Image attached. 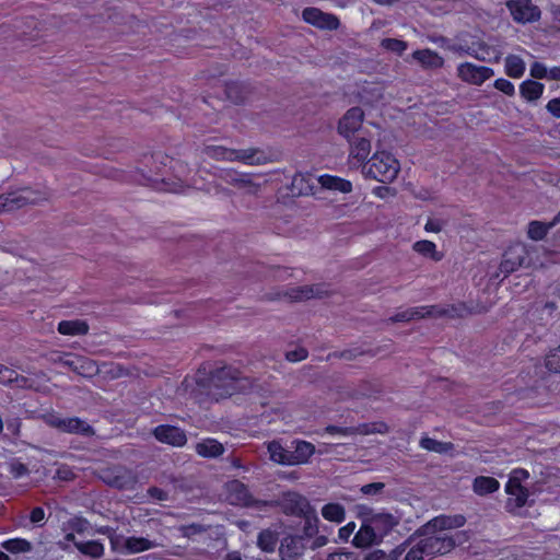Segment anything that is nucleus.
Masks as SVG:
<instances>
[{"instance_id": "9", "label": "nucleus", "mask_w": 560, "mask_h": 560, "mask_svg": "<svg viewBox=\"0 0 560 560\" xmlns=\"http://www.w3.org/2000/svg\"><path fill=\"white\" fill-rule=\"evenodd\" d=\"M101 479L112 487L118 489H132L137 483L136 475L125 467H107L102 469Z\"/></svg>"}, {"instance_id": "36", "label": "nucleus", "mask_w": 560, "mask_h": 560, "mask_svg": "<svg viewBox=\"0 0 560 560\" xmlns=\"http://www.w3.org/2000/svg\"><path fill=\"white\" fill-rule=\"evenodd\" d=\"M524 60L516 55H509L505 58V72L511 78H521L525 72Z\"/></svg>"}, {"instance_id": "41", "label": "nucleus", "mask_w": 560, "mask_h": 560, "mask_svg": "<svg viewBox=\"0 0 560 560\" xmlns=\"http://www.w3.org/2000/svg\"><path fill=\"white\" fill-rule=\"evenodd\" d=\"M420 446L427 451L440 454L446 453L448 450H451L450 443H443L431 438H422L420 441Z\"/></svg>"}, {"instance_id": "49", "label": "nucleus", "mask_w": 560, "mask_h": 560, "mask_svg": "<svg viewBox=\"0 0 560 560\" xmlns=\"http://www.w3.org/2000/svg\"><path fill=\"white\" fill-rule=\"evenodd\" d=\"M445 225V221L438 218H429L424 224V231L428 233H439Z\"/></svg>"}, {"instance_id": "55", "label": "nucleus", "mask_w": 560, "mask_h": 560, "mask_svg": "<svg viewBox=\"0 0 560 560\" xmlns=\"http://www.w3.org/2000/svg\"><path fill=\"white\" fill-rule=\"evenodd\" d=\"M10 472L14 478H21L27 474V468L22 463L13 462L10 464Z\"/></svg>"}, {"instance_id": "15", "label": "nucleus", "mask_w": 560, "mask_h": 560, "mask_svg": "<svg viewBox=\"0 0 560 560\" xmlns=\"http://www.w3.org/2000/svg\"><path fill=\"white\" fill-rule=\"evenodd\" d=\"M364 119V113L360 107H352L339 120L338 131L346 139L350 140L351 137L360 130Z\"/></svg>"}, {"instance_id": "47", "label": "nucleus", "mask_w": 560, "mask_h": 560, "mask_svg": "<svg viewBox=\"0 0 560 560\" xmlns=\"http://www.w3.org/2000/svg\"><path fill=\"white\" fill-rule=\"evenodd\" d=\"M546 368L551 372H560V347L547 355Z\"/></svg>"}, {"instance_id": "7", "label": "nucleus", "mask_w": 560, "mask_h": 560, "mask_svg": "<svg viewBox=\"0 0 560 560\" xmlns=\"http://www.w3.org/2000/svg\"><path fill=\"white\" fill-rule=\"evenodd\" d=\"M49 194L46 190H34L25 187L0 196V212L13 211L26 205H36L47 200Z\"/></svg>"}, {"instance_id": "29", "label": "nucleus", "mask_w": 560, "mask_h": 560, "mask_svg": "<svg viewBox=\"0 0 560 560\" xmlns=\"http://www.w3.org/2000/svg\"><path fill=\"white\" fill-rule=\"evenodd\" d=\"M412 249L418 255L431 259L433 261H440L443 258V254L438 250L436 244L429 240H421L415 242L412 244Z\"/></svg>"}, {"instance_id": "28", "label": "nucleus", "mask_w": 560, "mask_h": 560, "mask_svg": "<svg viewBox=\"0 0 560 560\" xmlns=\"http://www.w3.org/2000/svg\"><path fill=\"white\" fill-rule=\"evenodd\" d=\"M412 58L419 62L423 68L436 69L441 68L444 63L443 58L431 49H419L412 54Z\"/></svg>"}, {"instance_id": "22", "label": "nucleus", "mask_w": 560, "mask_h": 560, "mask_svg": "<svg viewBox=\"0 0 560 560\" xmlns=\"http://www.w3.org/2000/svg\"><path fill=\"white\" fill-rule=\"evenodd\" d=\"M58 361L83 376H91L97 372L95 363L86 358L77 357L68 353L59 355Z\"/></svg>"}, {"instance_id": "64", "label": "nucleus", "mask_w": 560, "mask_h": 560, "mask_svg": "<svg viewBox=\"0 0 560 560\" xmlns=\"http://www.w3.org/2000/svg\"><path fill=\"white\" fill-rule=\"evenodd\" d=\"M88 522L85 520H81V518H78L73 522V528L78 532V533H82L84 532L86 528H88Z\"/></svg>"}, {"instance_id": "5", "label": "nucleus", "mask_w": 560, "mask_h": 560, "mask_svg": "<svg viewBox=\"0 0 560 560\" xmlns=\"http://www.w3.org/2000/svg\"><path fill=\"white\" fill-rule=\"evenodd\" d=\"M205 155L219 161L242 162L248 165H261L267 163V156L258 149H229L222 145H207L203 149Z\"/></svg>"}, {"instance_id": "26", "label": "nucleus", "mask_w": 560, "mask_h": 560, "mask_svg": "<svg viewBox=\"0 0 560 560\" xmlns=\"http://www.w3.org/2000/svg\"><path fill=\"white\" fill-rule=\"evenodd\" d=\"M65 539L67 541H73L77 549L85 556L101 558L104 555V545L97 540L77 541L72 533L67 534Z\"/></svg>"}, {"instance_id": "1", "label": "nucleus", "mask_w": 560, "mask_h": 560, "mask_svg": "<svg viewBox=\"0 0 560 560\" xmlns=\"http://www.w3.org/2000/svg\"><path fill=\"white\" fill-rule=\"evenodd\" d=\"M355 513L361 521V526L352 539V545L357 548L364 549L380 544L398 525L395 515L365 504H358Z\"/></svg>"}, {"instance_id": "27", "label": "nucleus", "mask_w": 560, "mask_h": 560, "mask_svg": "<svg viewBox=\"0 0 560 560\" xmlns=\"http://www.w3.org/2000/svg\"><path fill=\"white\" fill-rule=\"evenodd\" d=\"M316 182L326 189L340 191L342 194H348L352 190L350 180L329 174L318 176Z\"/></svg>"}, {"instance_id": "43", "label": "nucleus", "mask_w": 560, "mask_h": 560, "mask_svg": "<svg viewBox=\"0 0 560 560\" xmlns=\"http://www.w3.org/2000/svg\"><path fill=\"white\" fill-rule=\"evenodd\" d=\"M552 224L553 223L546 225L545 223H541L539 221H533L528 225V236L535 241L542 240L544 236L547 234L548 229L552 226Z\"/></svg>"}, {"instance_id": "25", "label": "nucleus", "mask_w": 560, "mask_h": 560, "mask_svg": "<svg viewBox=\"0 0 560 560\" xmlns=\"http://www.w3.org/2000/svg\"><path fill=\"white\" fill-rule=\"evenodd\" d=\"M455 50L476 58L480 61H498L500 59L499 54H497L494 50H491V48L483 43H480L477 46H458L455 48Z\"/></svg>"}, {"instance_id": "53", "label": "nucleus", "mask_w": 560, "mask_h": 560, "mask_svg": "<svg viewBox=\"0 0 560 560\" xmlns=\"http://www.w3.org/2000/svg\"><path fill=\"white\" fill-rule=\"evenodd\" d=\"M384 488V483L382 482H373L369 485H364L361 487L360 491L361 493L365 495H375L380 493Z\"/></svg>"}, {"instance_id": "46", "label": "nucleus", "mask_w": 560, "mask_h": 560, "mask_svg": "<svg viewBox=\"0 0 560 560\" xmlns=\"http://www.w3.org/2000/svg\"><path fill=\"white\" fill-rule=\"evenodd\" d=\"M322 292L316 288L313 287H302L298 290H293L290 298L292 300H304V299H311L314 296H319Z\"/></svg>"}, {"instance_id": "44", "label": "nucleus", "mask_w": 560, "mask_h": 560, "mask_svg": "<svg viewBox=\"0 0 560 560\" xmlns=\"http://www.w3.org/2000/svg\"><path fill=\"white\" fill-rule=\"evenodd\" d=\"M406 548L404 546H399L397 549L393 551V556L386 555L383 550H373L369 552L364 560H397V557L401 555Z\"/></svg>"}, {"instance_id": "52", "label": "nucleus", "mask_w": 560, "mask_h": 560, "mask_svg": "<svg viewBox=\"0 0 560 560\" xmlns=\"http://www.w3.org/2000/svg\"><path fill=\"white\" fill-rule=\"evenodd\" d=\"M547 67L541 62H534L530 67V75L536 79H546L547 73Z\"/></svg>"}, {"instance_id": "34", "label": "nucleus", "mask_w": 560, "mask_h": 560, "mask_svg": "<svg viewBox=\"0 0 560 560\" xmlns=\"http://www.w3.org/2000/svg\"><path fill=\"white\" fill-rule=\"evenodd\" d=\"M88 325L83 320H63L58 325L61 335L79 336L88 332Z\"/></svg>"}, {"instance_id": "18", "label": "nucleus", "mask_w": 560, "mask_h": 560, "mask_svg": "<svg viewBox=\"0 0 560 560\" xmlns=\"http://www.w3.org/2000/svg\"><path fill=\"white\" fill-rule=\"evenodd\" d=\"M280 504L285 514L295 516L308 513L311 506L307 499L296 492L284 493Z\"/></svg>"}, {"instance_id": "61", "label": "nucleus", "mask_w": 560, "mask_h": 560, "mask_svg": "<svg viewBox=\"0 0 560 560\" xmlns=\"http://www.w3.org/2000/svg\"><path fill=\"white\" fill-rule=\"evenodd\" d=\"M547 109L556 117H560V98H553L548 102Z\"/></svg>"}, {"instance_id": "10", "label": "nucleus", "mask_w": 560, "mask_h": 560, "mask_svg": "<svg viewBox=\"0 0 560 560\" xmlns=\"http://www.w3.org/2000/svg\"><path fill=\"white\" fill-rule=\"evenodd\" d=\"M112 548L117 552L138 553L154 548L156 545L143 537H124L109 535Z\"/></svg>"}, {"instance_id": "33", "label": "nucleus", "mask_w": 560, "mask_h": 560, "mask_svg": "<svg viewBox=\"0 0 560 560\" xmlns=\"http://www.w3.org/2000/svg\"><path fill=\"white\" fill-rule=\"evenodd\" d=\"M267 450L272 462L289 466L288 459L290 457L291 451L285 450L279 441L269 442L267 444Z\"/></svg>"}, {"instance_id": "58", "label": "nucleus", "mask_w": 560, "mask_h": 560, "mask_svg": "<svg viewBox=\"0 0 560 560\" xmlns=\"http://www.w3.org/2000/svg\"><path fill=\"white\" fill-rule=\"evenodd\" d=\"M372 194L381 199H385L388 196L395 194L394 189L387 186H376L372 189Z\"/></svg>"}, {"instance_id": "31", "label": "nucleus", "mask_w": 560, "mask_h": 560, "mask_svg": "<svg viewBox=\"0 0 560 560\" xmlns=\"http://www.w3.org/2000/svg\"><path fill=\"white\" fill-rule=\"evenodd\" d=\"M314 178L311 174H296L292 179V191L298 195L313 194Z\"/></svg>"}, {"instance_id": "3", "label": "nucleus", "mask_w": 560, "mask_h": 560, "mask_svg": "<svg viewBox=\"0 0 560 560\" xmlns=\"http://www.w3.org/2000/svg\"><path fill=\"white\" fill-rule=\"evenodd\" d=\"M212 382L215 387L221 388V395L232 396L237 392H247L255 395V398H260L262 406L268 405L265 397L259 393L261 388L254 385L249 378L241 377L240 373L232 368H223L215 372L212 376Z\"/></svg>"}, {"instance_id": "20", "label": "nucleus", "mask_w": 560, "mask_h": 560, "mask_svg": "<svg viewBox=\"0 0 560 560\" xmlns=\"http://www.w3.org/2000/svg\"><path fill=\"white\" fill-rule=\"evenodd\" d=\"M305 542L303 536L285 537L279 548L281 560H295L304 555Z\"/></svg>"}, {"instance_id": "17", "label": "nucleus", "mask_w": 560, "mask_h": 560, "mask_svg": "<svg viewBox=\"0 0 560 560\" xmlns=\"http://www.w3.org/2000/svg\"><path fill=\"white\" fill-rule=\"evenodd\" d=\"M302 15L306 23L319 28L336 30L339 26V21L335 15L316 8H306Z\"/></svg>"}, {"instance_id": "8", "label": "nucleus", "mask_w": 560, "mask_h": 560, "mask_svg": "<svg viewBox=\"0 0 560 560\" xmlns=\"http://www.w3.org/2000/svg\"><path fill=\"white\" fill-rule=\"evenodd\" d=\"M529 474L525 469H514L505 485V492L508 498V508L510 510L520 509L524 506L528 499V491L522 486V482L527 480Z\"/></svg>"}, {"instance_id": "63", "label": "nucleus", "mask_w": 560, "mask_h": 560, "mask_svg": "<svg viewBox=\"0 0 560 560\" xmlns=\"http://www.w3.org/2000/svg\"><path fill=\"white\" fill-rule=\"evenodd\" d=\"M547 78L548 80H556V81H559L560 80V67H552V68H548L547 69Z\"/></svg>"}, {"instance_id": "37", "label": "nucleus", "mask_w": 560, "mask_h": 560, "mask_svg": "<svg viewBox=\"0 0 560 560\" xmlns=\"http://www.w3.org/2000/svg\"><path fill=\"white\" fill-rule=\"evenodd\" d=\"M322 515L326 521L341 523L345 521L346 511L339 503H327L322 509Z\"/></svg>"}, {"instance_id": "12", "label": "nucleus", "mask_w": 560, "mask_h": 560, "mask_svg": "<svg viewBox=\"0 0 560 560\" xmlns=\"http://www.w3.org/2000/svg\"><path fill=\"white\" fill-rule=\"evenodd\" d=\"M45 419L47 424L61 432L80 434L93 433L92 428L79 418H63L59 415H48Z\"/></svg>"}, {"instance_id": "13", "label": "nucleus", "mask_w": 560, "mask_h": 560, "mask_svg": "<svg viewBox=\"0 0 560 560\" xmlns=\"http://www.w3.org/2000/svg\"><path fill=\"white\" fill-rule=\"evenodd\" d=\"M513 20L517 23H529L539 19V9L530 0H511L506 2Z\"/></svg>"}, {"instance_id": "16", "label": "nucleus", "mask_w": 560, "mask_h": 560, "mask_svg": "<svg viewBox=\"0 0 560 560\" xmlns=\"http://www.w3.org/2000/svg\"><path fill=\"white\" fill-rule=\"evenodd\" d=\"M527 249L524 244H515L509 247L500 265V271L505 276L515 271L525 264Z\"/></svg>"}, {"instance_id": "45", "label": "nucleus", "mask_w": 560, "mask_h": 560, "mask_svg": "<svg viewBox=\"0 0 560 560\" xmlns=\"http://www.w3.org/2000/svg\"><path fill=\"white\" fill-rule=\"evenodd\" d=\"M381 46L398 55H401L407 49V43L396 38H385L381 42Z\"/></svg>"}, {"instance_id": "48", "label": "nucleus", "mask_w": 560, "mask_h": 560, "mask_svg": "<svg viewBox=\"0 0 560 560\" xmlns=\"http://www.w3.org/2000/svg\"><path fill=\"white\" fill-rule=\"evenodd\" d=\"M238 188L246 194L256 195L260 190V184L256 183L250 175L245 174Z\"/></svg>"}, {"instance_id": "30", "label": "nucleus", "mask_w": 560, "mask_h": 560, "mask_svg": "<svg viewBox=\"0 0 560 560\" xmlns=\"http://www.w3.org/2000/svg\"><path fill=\"white\" fill-rule=\"evenodd\" d=\"M195 450L198 455L211 458L220 456L224 447L214 439H205L196 444Z\"/></svg>"}, {"instance_id": "24", "label": "nucleus", "mask_w": 560, "mask_h": 560, "mask_svg": "<svg viewBox=\"0 0 560 560\" xmlns=\"http://www.w3.org/2000/svg\"><path fill=\"white\" fill-rule=\"evenodd\" d=\"M371 140L365 137H360L350 143L349 163L354 165H364L368 156L371 153Z\"/></svg>"}, {"instance_id": "38", "label": "nucleus", "mask_w": 560, "mask_h": 560, "mask_svg": "<svg viewBox=\"0 0 560 560\" xmlns=\"http://www.w3.org/2000/svg\"><path fill=\"white\" fill-rule=\"evenodd\" d=\"M1 547L10 553H27L32 550V544L24 538H12L4 540Z\"/></svg>"}, {"instance_id": "51", "label": "nucleus", "mask_w": 560, "mask_h": 560, "mask_svg": "<svg viewBox=\"0 0 560 560\" xmlns=\"http://www.w3.org/2000/svg\"><path fill=\"white\" fill-rule=\"evenodd\" d=\"M494 88L505 95H513L515 92V88L512 82L506 79H497L494 81Z\"/></svg>"}, {"instance_id": "11", "label": "nucleus", "mask_w": 560, "mask_h": 560, "mask_svg": "<svg viewBox=\"0 0 560 560\" xmlns=\"http://www.w3.org/2000/svg\"><path fill=\"white\" fill-rule=\"evenodd\" d=\"M494 75L491 68L472 62H462L457 66V77L465 83L481 85Z\"/></svg>"}, {"instance_id": "42", "label": "nucleus", "mask_w": 560, "mask_h": 560, "mask_svg": "<svg viewBox=\"0 0 560 560\" xmlns=\"http://www.w3.org/2000/svg\"><path fill=\"white\" fill-rule=\"evenodd\" d=\"M431 559L430 555H427V550L424 549V545L419 539L410 549L407 551L405 560H429Z\"/></svg>"}, {"instance_id": "4", "label": "nucleus", "mask_w": 560, "mask_h": 560, "mask_svg": "<svg viewBox=\"0 0 560 560\" xmlns=\"http://www.w3.org/2000/svg\"><path fill=\"white\" fill-rule=\"evenodd\" d=\"M400 171L398 160L385 150H377L363 165L362 175L381 183H392Z\"/></svg>"}, {"instance_id": "19", "label": "nucleus", "mask_w": 560, "mask_h": 560, "mask_svg": "<svg viewBox=\"0 0 560 560\" xmlns=\"http://www.w3.org/2000/svg\"><path fill=\"white\" fill-rule=\"evenodd\" d=\"M289 457V466H298L307 464L311 457L315 454L316 448L314 444L304 440H294Z\"/></svg>"}, {"instance_id": "32", "label": "nucleus", "mask_w": 560, "mask_h": 560, "mask_svg": "<svg viewBox=\"0 0 560 560\" xmlns=\"http://www.w3.org/2000/svg\"><path fill=\"white\" fill-rule=\"evenodd\" d=\"M500 483L492 477L480 476L475 478L472 489L478 495H485L499 490Z\"/></svg>"}, {"instance_id": "40", "label": "nucleus", "mask_w": 560, "mask_h": 560, "mask_svg": "<svg viewBox=\"0 0 560 560\" xmlns=\"http://www.w3.org/2000/svg\"><path fill=\"white\" fill-rule=\"evenodd\" d=\"M277 542L278 536L270 529L262 530L258 536V547L266 552H272Z\"/></svg>"}, {"instance_id": "6", "label": "nucleus", "mask_w": 560, "mask_h": 560, "mask_svg": "<svg viewBox=\"0 0 560 560\" xmlns=\"http://www.w3.org/2000/svg\"><path fill=\"white\" fill-rule=\"evenodd\" d=\"M172 177L163 178L162 189L171 192H184L186 188L203 189L205 185L191 175V170L180 161L171 160Z\"/></svg>"}, {"instance_id": "39", "label": "nucleus", "mask_w": 560, "mask_h": 560, "mask_svg": "<svg viewBox=\"0 0 560 560\" xmlns=\"http://www.w3.org/2000/svg\"><path fill=\"white\" fill-rule=\"evenodd\" d=\"M300 516L304 518V536L312 537L316 535L318 532L319 518L316 515L315 511L312 509V506H310L308 513L301 514Z\"/></svg>"}, {"instance_id": "14", "label": "nucleus", "mask_w": 560, "mask_h": 560, "mask_svg": "<svg viewBox=\"0 0 560 560\" xmlns=\"http://www.w3.org/2000/svg\"><path fill=\"white\" fill-rule=\"evenodd\" d=\"M225 499L234 505H245L249 506L254 503L261 504L262 506H269L270 504L267 502H254L252 499L247 488L244 483L238 480H232L225 486Z\"/></svg>"}, {"instance_id": "2", "label": "nucleus", "mask_w": 560, "mask_h": 560, "mask_svg": "<svg viewBox=\"0 0 560 560\" xmlns=\"http://www.w3.org/2000/svg\"><path fill=\"white\" fill-rule=\"evenodd\" d=\"M466 518L463 515H440L429 521L419 529L420 539L424 545L427 555L434 557L450 552L456 540L448 530L464 526Z\"/></svg>"}, {"instance_id": "62", "label": "nucleus", "mask_w": 560, "mask_h": 560, "mask_svg": "<svg viewBox=\"0 0 560 560\" xmlns=\"http://www.w3.org/2000/svg\"><path fill=\"white\" fill-rule=\"evenodd\" d=\"M31 522L34 524H38L44 521L45 518V512L42 508H35L31 512Z\"/></svg>"}, {"instance_id": "56", "label": "nucleus", "mask_w": 560, "mask_h": 560, "mask_svg": "<svg viewBox=\"0 0 560 560\" xmlns=\"http://www.w3.org/2000/svg\"><path fill=\"white\" fill-rule=\"evenodd\" d=\"M355 523L350 522L347 525L339 528L338 536L341 540L347 541L355 529Z\"/></svg>"}, {"instance_id": "21", "label": "nucleus", "mask_w": 560, "mask_h": 560, "mask_svg": "<svg viewBox=\"0 0 560 560\" xmlns=\"http://www.w3.org/2000/svg\"><path fill=\"white\" fill-rule=\"evenodd\" d=\"M156 440L172 446L180 447L186 444L187 438L183 430L173 425H159L154 430Z\"/></svg>"}, {"instance_id": "59", "label": "nucleus", "mask_w": 560, "mask_h": 560, "mask_svg": "<svg viewBox=\"0 0 560 560\" xmlns=\"http://www.w3.org/2000/svg\"><path fill=\"white\" fill-rule=\"evenodd\" d=\"M15 378V372L9 368L0 365V383L7 384Z\"/></svg>"}, {"instance_id": "50", "label": "nucleus", "mask_w": 560, "mask_h": 560, "mask_svg": "<svg viewBox=\"0 0 560 560\" xmlns=\"http://www.w3.org/2000/svg\"><path fill=\"white\" fill-rule=\"evenodd\" d=\"M245 174L237 173L233 170H226L223 172L222 177L226 183H230L237 188L242 184V179H244Z\"/></svg>"}, {"instance_id": "23", "label": "nucleus", "mask_w": 560, "mask_h": 560, "mask_svg": "<svg viewBox=\"0 0 560 560\" xmlns=\"http://www.w3.org/2000/svg\"><path fill=\"white\" fill-rule=\"evenodd\" d=\"M448 313V310L440 308L436 306H421V307H412L406 310L404 312L397 313L394 317V322H408L413 318H422L425 316H443Z\"/></svg>"}, {"instance_id": "54", "label": "nucleus", "mask_w": 560, "mask_h": 560, "mask_svg": "<svg viewBox=\"0 0 560 560\" xmlns=\"http://www.w3.org/2000/svg\"><path fill=\"white\" fill-rule=\"evenodd\" d=\"M285 357L291 362H299L307 357V351L304 348H299L287 352Z\"/></svg>"}, {"instance_id": "57", "label": "nucleus", "mask_w": 560, "mask_h": 560, "mask_svg": "<svg viewBox=\"0 0 560 560\" xmlns=\"http://www.w3.org/2000/svg\"><path fill=\"white\" fill-rule=\"evenodd\" d=\"M56 477L61 480H71L75 477V474L70 467L60 466L56 471Z\"/></svg>"}, {"instance_id": "60", "label": "nucleus", "mask_w": 560, "mask_h": 560, "mask_svg": "<svg viewBox=\"0 0 560 560\" xmlns=\"http://www.w3.org/2000/svg\"><path fill=\"white\" fill-rule=\"evenodd\" d=\"M327 433L330 434H339L342 436H347L353 433V429L351 428H342V427H336V425H328L326 429Z\"/></svg>"}, {"instance_id": "35", "label": "nucleus", "mask_w": 560, "mask_h": 560, "mask_svg": "<svg viewBox=\"0 0 560 560\" xmlns=\"http://www.w3.org/2000/svg\"><path fill=\"white\" fill-rule=\"evenodd\" d=\"M544 89L542 83L526 80L521 84L520 92L527 101H536L542 95Z\"/></svg>"}]
</instances>
